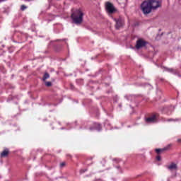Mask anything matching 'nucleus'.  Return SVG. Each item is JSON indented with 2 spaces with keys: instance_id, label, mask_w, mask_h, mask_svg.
Returning <instances> with one entry per match:
<instances>
[{
  "instance_id": "39448f33",
  "label": "nucleus",
  "mask_w": 181,
  "mask_h": 181,
  "mask_svg": "<svg viewBox=\"0 0 181 181\" xmlns=\"http://www.w3.org/2000/svg\"><path fill=\"white\" fill-rule=\"evenodd\" d=\"M148 2H150V5L153 11L155 9H158V8H160L162 5L159 0H148Z\"/></svg>"
},
{
  "instance_id": "9d476101",
  "label": "nucleus",
  "mask_w": 181,
  "mask_h": 181,
  "mask_svg": "<svg viewBox=\"0 0 181 181\" xmlns=\"http://www.w3.org/2000/svg\"><path fill=\"white\" fill-rule=\"evenodd\" d=\"M8 155H9V150L6 149L3 152H1V158H5L6 156H8Z\"/></svg>"
},
{
  "instance_id": "6e6552de",
  "label": "nucleus",
  "mask_w": 181,
  "mask_h": 181,
  "mask_svg": "<svg viewBox=\"0 0 181 181\" xmlns=\"http://www.w3.org/2000/svg\"><path fill=\"white\" fill-rule=\"evenodd\" d=\"M175 110V106H170L164 108V112H173Z\"/></svg>"
},
{
  "instance_id": "f03ea898",
  "label": "nucleus",
  "mask_w": 181,
  "mask_h": 181,
  "mask_svg": "<svg viewBox=\"0 0 181 181\" xmlns=\"http://www.w3.org/2000/svg\"><path fill=\"white\" fill-rule=\"evenodd\" d=\"M141 9L144 15H148V13L152 12L153 10L149 0H146L141 4Z\"/></svg>"
},
{
  "instance_id": "9b49d317",
  "label": "nucleus",
  "mask_w": 181,
  "mask_h": 181,
  "mask_svg": "<svg viewBox=\"0 0 181 181\" xmlns=\"http://www.w3.org/2000/svg\"><path fill=\"white\" fill-rule=\"evenodd\" d=\"M165 151H168V148H156L155 151L158 155L160 153V152H165Z\"/></svg>"
},
{
  "instance_id": "ddd939ff",
  "label": "nucleus",
  "mask_w": 181,
  "mask_h": 181,
  "mask_svg": "<svg viewBox=\"0 0 181 181\" xmlns=\"http://www.w3.org/2000/svg\"><path fill=\"white\" fill-rule=\"evenodd\" d=\"M45 86L46 87H52V82L50 81L45 82Z\"/></svg>"
},
{
  "instance_id": "423d86ee",
  "label": "nucleus",
  "mask_w": 181,
  "mask_h": 181,
  "mask_svg": "<svg viewBox=\"0 0 181 181\" xmlns=\"http://www.w3.org/2000/svg\"><path fill=\"white\" fill-rule=\"evenodd\" d=\"M114 21L115 22H116V29H121V28H122V26H124V24L125 23L124 18L121 17H119L118 18H114Z\"/></svg>"
},
{
  "instance_id": "f257e3e1",
  "label": "nucleus",
  "mask_w": 181,
  "mask_h": 181,
  "mask_svg": "<svg viewBox=\"0 0 181 181\" xmlns=\"http://www.w3.org/2000/svg\"><path fill=\"white\" fill-rule=\"evenodd\" d=\"M84 16V10L78 8L72 12L71 18L75 25H81Z\"/></svg>"
},
{
  "instance_id": "0eeeda50",
  "label": "nucleus",
  "mask_w": 181,
  "mask_h": 181,
  "mask_svg": "<svg viewBox=\"0 0 181 181\" xmlns=\"http://www.w3.org/2000/svg\"><path fill=\"white\" fill-rule=\"evenodd\" d=\"M146 122H155L156 121V115H153V116L146 119Z\"/></svg>"
},
{
  "instance_id": "4468645a",
  "label": "nucleus",
  "mask_w": 181,
  "mask_h": 181,
  "mask_svg": "<svg viewBox=\"0 0 181 181\" xmlns=\"http://www.w3.org/2000/svg\"><path fill=\"white\" fill-rule=\"evenodd\" d=\"M26 8H27L26 6L22 5L21 7V11H25V9H26Z\"/></svg>"
},
{
  "instance_id": "1a4fd4ad",
  "label": "nucleus",
  "mask_w": 181,
  "mask_h": 181,
  "mask_svg": "<svg viewBox=\"0 0 181 181\" xmlns=\"http://www.w3.org/2000/svg\"><path fill=\"white\" fill-rule=\"evenodd\" d=\"M168 169H170V170H176V169H177V165L175 163H173L170 165H168Z\"/></svg>"
},
{
  "instance_id": "20e7f679",
  "label": "nucleus",
  "mask_w": 181,
  "mask_h": 181,
  "mask_svg": "<svg viewBox=\"0 0 181 181\" xmlns=\"http://www.w3.org/2000/svg\"><path fill=\"white\" fill-rule=\"evenodd\" d=\"M148 45V42H146L145 40L142 38H139L136 42L135 47L137 49V50H139V49H142V47H145Z\"/></svg>"
},
{
  "instance_id": "f8f14e48",
  "label": "nucleus",
  "mask_w": 181,
  "mask_h": 181,
  "mask_svg": "<svg viewBox=\"0 0 181 181\" xmlns=\"http://www.w3.org/2000/svg\"><path fill=\"white\" fill-rule=\"evenodd\" d=\"M49 77L50 75L48 73H45L42 78L43 81H46V80H47V78H49Z\"/></svg>"
},
{
  "instance_id": "f3484780",
  "label": "nucleus",
  "mask_w": 181,
  "mask_h": 181,
  "mask_svg": "<svg viewBox=\"0 0 181 181\" xmlns=\"http://www.w3.org/2000/svg\"><path fill=\"white\" fill-rule=\"evenodd\" d=\"M60 165H61L62 167L66 166V163H62L60 164Z\"/></svg>"
},
{
  "instance_id": "dca6fc26",
  "label": "nucleus",
  "mask_w": 181,
  "mask_h": 181,
  "mask_svg": "<svg viewBox=\"0 0 181 181\" xmlns=\"http://www.w3.org/2000/svg\"><path fill=\"white\" fill-rule=\"evenodd\" d=\"M170 146H172V144H169L165 148H167V151L168 149H169L170 148Z\"/></svg>"
},
{
  "instance_id": "2eb2a0df",
  "label": "nucleus",
  "mask_w": 181,
  "mask_h": 181,
  "mask_svg": "<svg viewBox=\"0 0 181 181\" xmlns=\"http://www.w3.org/2000/svg\"><path fill=\"white\" fill-rule=\"evenodd\" d=\"M156 159L158 160V161H160L162 159L160 158V156H156Z\"/></svg>"
},
{
  "instance_id": "a211bd4d",
  "label": "nucleus",
  "mask_w": 181,
  "mask_h": 181,
  "mask_svg": "<svg viewBox=\"0 0 181 181\" xmlns=\"http://www.w3.org/2000/svg\"><path fill=\"white\" fill-rule=\"evenodd\" d=\"M177 142H181V140H180V139H178V140H177Z\"/></svg>"
},
{
  "instance_id": "7ed1b4c3",
  "label": "nucleus",
  "mask_w": 181,
  "mask_h": 181,
  "mask_svg": "<svg viewBox=\"0 0 181 181\" xmlns=\"http://www.w3.org/2000/svg\"><path fill=\"white\" fill-rule=\"evenodd\" d=\"M105 9L108 15H112L114 13H117V12L118 11L117 8L114 6V4L110 1H107L105 3Z\"/></svg>"
}]
</instances>
